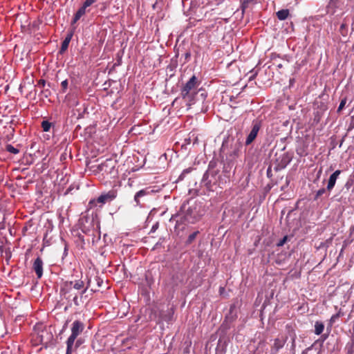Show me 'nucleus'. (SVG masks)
<instances>
[{
  "mask_svg": "<svg viewBox=\"0 0 354 354\" xmlns=\"http://www.w3.org/2000/svg\"><path fill=\"white\" fill-rule=\"evenodd\" d=\"M206 208L203 202L197 201H187L184 202L180 208L179 214L177 216L180 217L177 220L176 223L187 222L188 223L194 224L199 221L205 214Z\"/></svg>",
  "mask_w": 354,
  "mask_h": 354,
  "instance_id": "1",
  "label": "nucleus"
},
{
  "mask_svg": "<svg viewBox=\"0 0 354 354\" xmlns=\"http://www.w3.org/2000/svg\"><path fill=\"white\" fill-rule=\"evenodd\" d=\"M199 84L198 77L193 75L180 88V97L185 102L188 109L196 102L198 93H196L195 89Z\"/></svg>",
  "mask_w": 354,
  "mask_h": 354,
  "instance_id": "2",
  "label": "nucleus"
},
{
  "mask_svg": "<svg viewBox=\"0 0 354 354\" xmlns=\"http://www.w3.org/2000/svg\"><path fill=\"white\" fill-rule=\"evenodd\" d=\"M242 147L243 144L240 140L228 138L223 140L221 151L226 153L229 162H232L239 157Z\"/></svg>",
  "mask_w": 354,
  "mask_h": 354,
  "instance_id": "3",
  "label": "nucleus"
},
{
  "mask_svg": "<svg viewBox=\"0 0 354 354\" xmlns=\"http://www.w3.org/2000/svg\"><path fill=\"white\" fill-rule=\"evenodd\" d=\"M218 171H211L210 170H207L201 181V186L204 187L207 191H212L218 187Z\"/></svg>",
  "mask_w": 354,
  "mask_h": 354,
  "instance_id": "4",
  "label": "nucleus"
},
{
  "mask_svg": "<svg viewBox=\"0 0 354 354\" xmlns=\"http://www.w3.org/2000/svg\"><path fill=\"white\" fill-rule=\"evenodd\" d=\"M263 126V120L261 118H256L252 120L250 130L247 135L245 140V145L250 146L257 139L258 134L261 129Z\"/></svg>",
  "mask_w": 354,
  "mask_h": 354,
  "instance_id": "5",
  "label": "nucleus"
},
{
  "mask_svg": "<svg viewBox=\"0 0 354 354\" xmlns=\"http://www.w3.org/2000/svg\"><path fill=\"white\" fill-rule=\"evenodd\" d=\"M239 301L236 299L230 305L229 312L225 315L221 328L227 330L230 328V324L235 321L238 317Z\"/></svg>",
  "mask_w": 354,
  "mask_h": 354,
  "instance_id": "6",
  "label": "nucleus"
},
{
  "mask_svg": "<svg viewBox=\"0 0 354 354\" xmlns=\"http://www.w3.org/2000/svg\"><path fill=\"white\" fill-rule=\"evenodd\" d=\"M354 185V172H353L347 178L345 184L339 189V192L335 195L337 201L341 203H345L348 198L350 189Z\"/></svg>",
  "mask_w": 354,
  "mask_h": 354,
  "instance_id": "7",
  "label": "nucleus"
},
{
  "mask_svg": "<svg viewBox=\"0 0 354 354\" xmlns=\"http://www.w3.org/2000/svg\"><path fill=\"white\" fill-rule=\"evenodd\" d=\"M84 324L80 320H75L71 325V334L66 340V344L73 345L75 339L84 330Z\"/></svg>",
  "mask_w": 354,
  "mask_h": 354,
  "instance_id": "8",
  "label": "nucleus"
},
{
  "mask_svg": "<svg viewBox=\"0 0 354 354\" xmlns=\"http://www.w3.org/2000/svg\"><path fill=\"white\" fill-rule=\"evenodd\" d=\"M153 192L154 191L151 187H146L136 192L134 196V201L136 205L142 206V203H144L147 201L148 196L153 194Z\"/></svg>",
  "mask_w": 354,
  "mask_h": 354,
  "instance_id": "9",
  "label": "nucleus"
},
{
  "mask_svg": "<svg viewBox=\"0 0 354 354\" xmlns=\"http://www.w3.org/2000/svg\"><path fill=\"white\" fill-rule=\"evenodd\" d=\"M292 153L290 152H286L283 153L279 159L277 160V165L274 167V169L275 171H279L281 169H285L288 165L292 160Z\"/></svg>",
  "mask_w": 354,
  "mask_h": 354,
  "instance_id": "10",
  "label": "nucleus"
},
{
  "mask_svg": "<svg viewBox=\"0 0 354 354\" xmlns=\"http://www.w3.org/2000/svg\"><path fill=\"white\" fill-rule=\"evenodd\" d=\"M116 161L113 159H106L105 161L98 165L97 169L106 174H116L115 172Z\"/></svg>",
  "mask_w": 354,
  "mask_h": 354,
  "instance_id": "11",
  "label": "nucleus"
},
{
  "mask_svg": "<svg viewBox=\"0 0 354 354\" xmlns=\"http://www.w3.org/2000/svg\"><path fill=\"white\" fill-rule=\"evenodd\" d=\"M37 338L45 348L53 345V335L47 329L42 330L38 334Z\"/></svg>",
  "mask_w": 354,
  "mask_h": 354,
  "instance_id": "12",
  "label": "nucleus"
},
{
  "mask_svg": "<svg viewBox=\"0 0 354 354\" xmlns=\"http://www.w3.org/2000/svg\"><path fill=\"white\" fill-rule=\"evenodd\" d=\"M76 290H83L84 288V281L82 280H75V281H66L64 283V287L62 288L60 290V292L63 295L69 292L71 286Z\"/></svg>",
  "mask_w": 354,
  "mask_h": 354,
  "instance_id": "13",
  "label": "nucleus"
},
{
  "mask_svg": "<svg viewBox=\"0 0 354 354\" xmlns=\"http://www.w3.org/2000/svg\"><path fill=\"white\" fill-rule=\"evenodd\" d=\"M89 218L88 216H83L82 217L79 221V225H80V229L82 232V233L86 234V235H94L93 232V227L90 223L89 225H86V223H88ZM93 221V218L91 219L92 223Z\"/></svg>",
  "mask_w": 354,
  "mask_h": 354,
  "instance_id": "14",
  "label": "nucleus"
},
{
  "mask_svg": "<svg viewBox=\"0 0 354 354\" xmlns=\"http://www.w3.org/2000/svg\"><path fill=\"white\" fill-rule=\"evenodd\" d=\"M219 180H218V187L223 188L227 183H230V165L226 166L225 165L223 167V169L221 174H218Z\"/></svg>",
  "mask_w": 354,
  "mask_h": 354,
  "instance_id": "15",
  "label": "nucleus"
},
{
  "mask_svg": "<svg viewBox=\"0 0 354 354\" xmlns=\"http://www.w3.org/2000/svg\"><path fill=\"white\" fill-rule=\"evenodd\" d=\"M116 191L112 189L106 193L102 194L97 198L96 202L102 204H105L108 202H111L116 198Z\"/></svg>",
  "mask_w": 354,
  "mask_h": 354,
  "instance_id": "16",
  "label": "nucleus"
},
{
  "mask_svg": "<svg viewBox=\"0 0 354 354\" xmlns=\"http://www.w3.org/2000/svg\"><path fill=\"white\" fill-rule=\"evenodd\" d=\"M43 261L40 257H38L32 265V270L35 272L37 279H41L43 276Z\"/></svg>",
  "mask_w": 354,
  "mask_h": 354,
  "instance_id": "17",
  "label": "nucleus"
},
{
  "mask_svg": "<svg viewBox=\"0 0 354 354\" xmlns=\"http://www.w3.org/2000/svg\"><path fill=\"white\" fill-rule=\"evenodd\" d=\"M88 6L85 5V3H83V4L79 8V9L77 10V12L74 14L73 18L71 21V25L76 24L83 15H84L86 12H88L90 11V10L88 9Z\"/></svg>",
  "mask_w": 354,
  "mask_h": 354,
  "instance_id": "18",
  "label": "nucleus"
},
{
  "mask_svg": "<svg viewBox=\"0 0 354 354\" xmlns=\"http://www.w3.org/2000/svg\"><path fill=\"white\" fill-rule=\"evenodd\" d=\"M341 173H342V171L339 169H337V170L335 171L329 176V178L328 180L327 186H326V189L329 192L334 188V187L336 184V181Z\"/></svg>",
  "mask_w": 354,
  "mask_h": 354,
  "instance_id": "19",
  "label": "nucleus"
},
{
  "mask_svg": "<svg viewBox=\"0 0 354 354\" xmlns=\"http://www.w3.org/2000/svg\"><path fill=\"white\" fill-rule=\"evenodd\" d=\"M227 345V341L224 338L220 337L216 348V354H225Z\"/></svg>",
  "mask_w": 354,
  "mask_h": 354,
  "instance_id": "20",
  "label": "nucleus"
},
{
  "mask_svg": "<svg viewBox=\"0 0 354 354\" xmlns=\"http://www.w3.org/2000/svg\"><path fill=\"white\" fill-rule=\"evenodd\" d=\"M286 327L288 328V333L291 337V351H293V354H295L297 335L295 330L291 326L287 325Z\"/></svg>",
  "mask_w": 354,
  "mask_h": 354,
  "instance_id": "21",
  "label": "nucleus"
},
{
  "mask_svg": "<svg viewBox=\"0 0 354 354\" xmlns=\"http://www.w3.org/2000/svg\"><path fill=\"white\" fill-rule=\"evenodd\" d=\"M174 313L173 308L168 309L167 311L162 313L160 315L162 320L167 323H170L173 320Z\"/></svg>",
  "mask_w": 354,
  "mask_h": 354,
  "instance_id": "22",
  "label": "nucleus"
},
{
  "mask_svg": "<svg viewBox=\"0 0 354 354\" xmlns=\"http://www.w3.org/2000/svg\"><path fill=\"white\" fill-rule=\"evenodd\" d=\"M339 3L338 0H330L326 7L327 12L333 15L339 6Z\"/></svg>",
  "mask_w": 354,
  "mask_h": 354,
  "instance_id": "23",
  "label": "nucleus"
},
{
  "mask_svg": "<svg viewBox=\"0 0 354 354\" xmlns=\"http://www.w3.org/2000/svg\"><path fill=\"white\" fill-rule=\"evenodd\" d=\"M286 342V338L285 339H280L279 338H276L274 341L272 351H274V353H277L281 348H282Z\"/></svg>",
  "mask_w": 354,
  "mask_h": 354,
  "instance_id": "24",
  "label": "nucleus"
},
{
  "mask_svg": "<svg viewBox=\"0 0 354 354\" xmlns=\"http://www.w3.org/2000/svg\"><path fill=\"white\" fill-rule=\"evenodd\" d=\"M178 53H177L174 57L170 60L169 64L167 66V68L170 71H174L178 66Z\"/></svg>",
  "mask_w": 354,
  "mask_h": 354,
  "instance_id": "25",
  "label": "nucleus"
},
{
  "mask_svg": "<svg viewBox=\"0 0 354 354\" xmlns=\"http://www.w3.org/2000/svg\"><path fill=\"white\" fill-rule=\"evenodd\" d=\"M73 234L75 237L77 238V240L76 241L81 246V248H83L84 245H85L84 236L82 234V233L78 230H73Z\"/></svg>",
  "mask_w": 354,
  "mask_h": 354,
  "instance_id": "26",
  "label": "nucleus"
},
{
  "mask_svg": "<svg viewBox=\"0 0 354 354\" xmlns=\"http://www.w3.org/2000/svg\"><path fill=\"white\" fill-rule=\"evenodd\" d=\"M277 17L280 21L286 20L290 15L288 9H282L276 12Z\"/></svg>",
  "mask_w": 354,
  "mask_h": 354,
  "instance_id": "27",
  "label": "nucleus"
},
{
  "mask_svg": "<svg viewBox=\"0 0 354 354\" xmlns=\"http://www.w3.org/2000/svg\"><path fill=\"white\" fill-rule=\"evenodd\" d=\"M241 3V9L243 12L245 11L247 8L252 4H256L257 3V0H240Z\"/></svg>",
  "mask_w": 354,
  "mask_h": 354,
  "instance_id": "28",
  "label": "nucleus"
},
{
  "mask_svg": "<svg viewBox=\"0 0 354 354\" xmlns=\"http://www.w3.org/2000/svg\"><path fill=\"white\" fill-rule=\"evenodd\" d=\"M315 330L314 333L317 335H321L324 330V324L321 321H317L315 323Z\"/></svg>",
  "mask_w": 354,
  "mask_h": 354,
  "instance_id": "29",
  "label": "nucleus"
},
{
  "mask_svg": "<svg viewBox=\"0 0 354 354\" xmlns=\"http://www.w3.org/2000/svg\"><path fill=\"white\" fill-rule=\"evenodd\" d=\"M329 335V332L324 334H321L320 337L317 339L310 347H311V349L315 347L318 343L319 344L320 346H322L323 343L327 339Z\"/></svg>",
  "mask_w": 354,
  "mask_h": 354,
  "instance_id": "30",
  "label": "nucleus"
},
{
  "mask_svg": "<svg viewBox=\"0 0 354 354\" xmlns=\"http://www.w3.org/2000/svg\"><path fill=\"white\" fill-rule=\"evenodd\" d=\"M200 234L198 230L194 231L192 234H190L187 239H186L185 244V245H191L196 239V236Z\"/></svg>",
  "mask_w": 354,
  "mask_h": 354,
  "instance_id": "31",
  "label": "nucleus"
},
{
  "mask_svg": "<svg viewBox=\"0 0 354 354\" xmlns=\"http://www.w3.org/2000/svg\"><path fill=\"white\" fill-rule=\"evenodd\" d=\"M53 125V123L48 120H43L41 123L42 130L45 132L49 131Z\"/></svg>",
  "mask_w": 354,
  "mask_h": 354,
  "instance_id": "32",
  "label": "nucleus"
},
{
  "mask_svg": "<svg viewBox=\"0 0 354 354\" xmlns=\"http://www.w3.org/2000/svg\"><path fill=\"white\" fill-rule=\"evenodd\" d=\"M292 238V236H288V235H286L284 236L281 239H280L277 243V247H281L283 246L285 243H286L288 241H290L291 240V239Z\"/></svg>",
  "mask_w": 354,
  "mask_h": 354,
  "instance_id": "33",
  "label": "nucleus"
},
{
  "mask_svg": "<svg viewBox=\"0 0 354 354\" xmlns=\"http://www.w3.org/2000/svg\"><path fill=\"white\" fill-rule=\"evenodd\" d=\"M91 286V277L88 275H86V287L81 291L80 293V299L82 298L83 295L86 292V290L90 288Z\"/></svg>",
  "mask_w": 354,
  "mask_h": 354,
  "instance_id": "34",
  "label": "nucleus"
},
{
  "mask_svg": "<svg viewBox=\"0 0 354 354\" xmlns=\"http://www.w3.org/2000/svg\"><path fill=\"white\" fill-rule=\"evenodd\" d=\"M194 169L193 167H188L187 169H185L182 173L180 174V176H178V180H184V178H185L186 175L189 174V173L192 172V171Z\"/></svg>",
  "mask_w": 354,
  "mask_h": 354,
  "instance_id": "35",
  "label": "nucleus"
},
{
  "mask_svg": "<svg viewBox=\"0 0 354 354\" xmlns=\"http://www.w3.org/2000/svg\"><path fill=\"white\" fill-rule=\"evenodd\" d=\"M339 31L343 37L347 36L348 32L347 24L343 22L339 27Z\"/></svg>",
  "mask_w": 354,
  "mask_h": 354,
  "instance_id": "36",
  "label": "nucleus"
},
{
  "mask_svg": "<svg viewBox=\"0 0 354 354\" xmlns=\"http://www.w3.org/2000/svg\"><path fill=\"white\" fill-rule=\"evenodd\" d=\"M196 93H198V96L196 98V100H199L198 97H201V100H205L206 99L207 96V93L205 91V90L202 89V88L198 89L197 91H196Z\"/></svg>",
  "mask_w": 354,
  "mask_h": 354,
  "instance_id": "37",
  "label": "nucleus"
},
{
  "mask_svg": "<svg viewBox=\"0 0 354 354\" xmlns=\"http://www.w3.org/2000/svg\"><path fill=\"white\" fill-rule=\"evenodd\" d=\"M326 187H322L317 190L314 196V201H317L322 195H324L326 192Z\"/></svg>",
  "mask_w": 354,
  "mask_h": 354,
  "instance_id": "38",
  "label": "nucleus"
},
{
  "mask_svg": "<svg viewBox=\"0 0 354 354\" xmlns=\"http://www.w3.org/2000/svg\"><path fill=\"white\" fill-rule=\"evenodd\" d=\"M6 150L8 152L13 153V154H17L19 153V150L18 149L15 148V147H13L10 144H8L6 145Z\"/></svg>",
  "mask_w": 354,
  "mask_h": 354,
  "instance_id": "39",
  "label": "nucleus"
},
{
  "mask_svg": "<svg viewBox=\"0 0 354 354\" xmlns=\"http://www.w3.org/2000/svg\"><path fill=\"white\" fill-rule=\"evenodd\" d=\"M69 46V43L66 42V41H63L62 42L61 48L58 51L59 55H63L68 49Z\"/></svg>",
  "mask_w": 354,
  "mask_h": 354,
  "instance_id": "40",
  "label": "nucleus"
},
{
  "mask_svg": "<svg viewBox=\"0 0 354 354\" xmlns=\"http://www.w3.org/2000/svg\"><path fill=\"white\" fill-rule=\"evenodd\" d=\"M61 92L63 93H66L68 87V80H65L61 82Z\"/></svg>",
  "mask_w": 354,
  "mask_h": 354,
  "instance_id": "41",
  "label": "nucleus"
},
{
  "mask_svg": "<svg viewBox=\"0 0 354 354\" xmlns=\"http://www.w3.org/2000/svg\"><path fill=\"white\" fill-rule=\"evenodd\" d=\"M216 162L215 161H210L207 170H210L211 171L219 172V170L218 169H216Z\"/></svg>",
  "mask_w": 354,
  "mask_h": 354,
  "instance_id": "42",
  "label": "nucleus"
},
{
  "mask_svg": "<svg viewBox=\"0 0 354 354\" xmlns=\"http://www.w3.org/2000/svg\"><path fill=\"white\" fill-rule=\"evenodd\" d=\"M346 102H347V99H346V97H344V98L341 100L340 104H339V106H338V108H337V113H340V112L342 111V109H343L344 108V106H345V104H346Z\"/></svg>",
  "mask_w": 354,
  "mask_h": 354,
  "instance_id": "43",
  "label": "nucleus"
},
{
  "mask_svg": "<svg viewBox=\"0 0 354 354\" xmlns=\"http://www.w3.org/2000/svg\"><path fill=\"white\" fill-rule=\"evenodd\" d=\"M340 317V313H337L333 315L330 319V328L332 327L333 324Z\"/></svg>",
  "mask_w": 354,
  "mask_h": 354,
  "instance_id": "44",
  "label": "nucleus"
},
{
  "mask_svg": "<svg viewBox=\"0 0 354 354\" xmlns=\"http://www.w3.org/2000/svg\"><path fill=\"white\" fill-rule=\"evenodd\" d=\"M73 344V350L77 349L80 345H82L84 342V339L82 338H78L75 339Z\"/></svg>",
  "mask_w": 354,
  "mask_h": 354,
  "instance_id": "45",
  "label": "nucleus"
},
{
  "mask_svg": "<svg viewBox=\"0 0 354 354\" xmlns=\"http://www.w3.org/2000/svg\"><path fill=\"white\" fill-rule=\"evenodd\" d=\"M273 187V184L272 183H268L267 184L264 188H263V192H264V194L266 195L267 194H268L271 189Z\"/></svg>",
  "mask_w": 354,
  "mask_h": 354,
  "instance_id": "46",
  "label": "nucleus"
},
{
  "mask_svg": "<svg viewBox=\"0 0 354 354\" xmlns=\"http://www.w3.org/2000/svg\"><path fill=\"white\" fill-rule=\"evenodd\" d=\"M164 241H165V238L160 237L158 241L155 244L153 250H155V249L160 248L162 246V242H164Z\"/></svg>",
  "mask_w": 354,
  "mask_h": 354,
  "instance_id": "47",
  "label": "nucleus"
},
{
  "mask_svg": "<svg viewBox=\"0 0 354 354\" xmlns=\"http://www.w3.org/2000/svg\"><path fill=\"white\" fill-rule=\"evenodd\" d=\"M290 182V179H289L288 177H286V183H285V184H284L283 185H282V186L281 187V191H283V192H286V189H287V188H288V187L289 186Z\"/></svg>",
  "mask_w": 354,
  "mask_h": 354,
  "instance_id": "48",
  "label": "nucleus"
},
{
  "mask_svg": "<svg viewBox=\"0 0 354 354\" xmlns=\"http://www.w3.org/2000/svg\"><path fill=\"white\" fill-rule=\"evenodd\" d=\"M73 36V31L68 32L67 34H66V37L64 38V40L66 41V42H68V43H70Z\"/></svg>",
  "mask_w": 354,
  "mask_h": 354,
  "instance_id": "49",
  "label": "nucleus"
},
{
  "mask_svg": "<svg viewBox=\"0 0 354 354\" xmlns=\"http://www.w3.org/2000/svg\"><path fill=\"white\" fill-rule=\"evenodd\" d=\"M94 279L97 283V286L100 287L103 283V280L97 275L94 277Z\"/></svg>",
  "mask_w": 354,
  "mask_h": 354,
  "instance_id": "50",
  "label": "nucleus"
},
{
  "mask_svg": "<svg viewBox=\"0 0 354 354\" xmlns=\"http://www.w3.org/2000/svg\"><path fill=\"white\" fill-rule=\"evenodd\" d=\"M73 351V345H69L68 344H66V354H72Z\"/></svg>",
  "mask_w": 354,
  "mask_h": 354,
  "instance_id": "51",
  "label": "nucleus"
},
{
  "mask_svg": "<svg viewBox=\"0 0 354 354\" xmlns=\"http://www.w3.org/2000/svg\"><path fill=\"white\" fill-rule=\"evenodd\" d=\"M184 57H185L184 63L188 62L190 60V59H191V52L190 51H187L184 54Z\"/></svg>",
  "mask_w": 354,
  "mask_h": 354,
  "instance_id": "52",
  "label": "nucleus"
},
{
  "mask_svg": "<svg viewBox=\"0 0 354 354\" xmlns=\"http://www.w3.org/2000/svg\"><path fill=\"white\" fill-rule=\"evenodd\" d=\"M266 176L268 178H271L273 176L272 171V166L270 165L266 171Z\"/></svg>",
  "mask_w": 354,
  "mask_h": 354,
  "instance_id": "53",
  "label": "nucleus"
},
{
  "mask_svg": "<svg viewBox=\"0 0 354 354\" xmlns=\"http://www.w3.org/2000/svg\"><path fill=\"white\" fill-rule=\"evenodd\" d=\"M159 227V223L158 222H156V223H154L152 227H151V229L150 230V233H153L155 232L158 228Z\"/></svg>",
  "mask_w": 354,
  "mask_h": 354,
  "instance_id": "54",
  "label": "nucleus"
},
{
  "mask_svg": "<svg viewBox=\"0 0 354 354\" xmlns=\"http://www.w3.org/2000/svg\"><path fill=\"white\" fill-rule=\"evenodd\" d=\"M97 1V0H85L84 1V3H85V5L88 6V7H90V6H91L93 3H95Z\"/></svg>",
  "mask_w": 354,
  "mask_h": 354,
  "instance_id": "55",
  "label": "nucleus"
},
{
  "mask_svg": "<svg viewBox=\"0 0 354 354\" xmlns=\"http://www.w3.org/2000/svg\"><path fill=\"white\" fill-rule=\"evenodd\" d=\"M73 301L74 303V304L76 306H80V299L78 298V296L77 295H75L73 298Z\"/></svg>",
  "mask_w": 354,
  "mask_h": 354,
  "instance_id": "56",
  "label": "nucleus"
},
{
  "mask_svg": "<svg viewBox=\"0 0 354 354\" xmlns=\"http://www.w3.org/2000/svg\"><path fill=\"white\" fill-rule=\"evenodd\" d=\"M250 73H252V75L249 77V80L250 81L252 80H254L255 78V77L257 75V71H255L254 69H252L250 71Z\"/></svg>",
  "mask_w": 354,
  "mask_h": 354,
  "instance_id": "57",
  "label": "nucleus"
},
{
  "mask_svg": "<svg viewBox=\"0 0 354 354\" xmlns=\"http://www.w3.org/2000/svg\"><path fill=\"white\" fill-rule=\"evenodd\" d=\"M328 247V241L321 242L319 245L318 246V249L326 248H327Z\"/></svg>",
  "mask_w": 354,
  "mask_h": 354,
  "instance_id": "58",
  "label": "nucleus"
},
{
  "mask_svg": "<svg viewBox=\"0 0 354 354\" xmlns=\"http://www.w3.org/2000/svg\"><path fill=\"white\" fill-rule=\"evenodd\" d=\"M37 85L41 88H44L46 85V81L43 79H41L38 81Z\"/></svg>",
  "mask_w": 354,
  "mask_h": 354,
  "instance_id": "59",
  "label": "nucleus"
},
{
  "mask_svg": "<svg viewBox=\"0 0 354 354\" xmlns=\"http://www.w3.org/2000/svg\"><path fill=\"white\" fill-rule=\"evenodd\" d=\"M67 255H68V246L66 244H65L62 259H64Z\"/></svg>",
  "mask_w": 354,
  "mask_h": 354,
  "instance_id": "60",
  "label": "nucleus"
},
{
  "mask_svg": "<svg viewBox=\"0 0 354 354\" xmlns=\"http://www.w3.org/2000/svg\"><path fill=\"white\" fill-rule=\"evenodd\" d=\"M297 204H298V202H297V204H296V207H295V208L292 209H290V210L288 211V214H287V216H286L287 218H288V217L290 216V214H292V212H294V211L297 208Z\"/></svg>",
  "mask_w": 354,
  "mask_h": 354,
  "instance_id": "61",
  "label": "nucleus"
},
{
  "mask_svg": "<svg viewBox=\"0 0 354 354\" xmlns=\"http://www.w3.org/2000/svg\"><path fill=\"white\" fill-rule=\"evenodd\" d=\"M311 350V347H308L301 352V354H307L309 351Z\"/></svg>",
  "mask_w": 354,
  "mask_h": 354,
  "instance_id": "62",
  "label": "nucleus"
},
{
  "mask_svg": "<svg viewBox=\"0 0 354 354\" xmlns=\"http://www.w3.org/2000/svg\"><path fill=\"white\" fill-rule=\"evenodd\" d=\"M322 172V168H320V169H319V170L318 171V172H317V178H319V177H320V175H321Z\"/></svg>",
  "mask_w": 354,
  "mask_h": 354,
  "instance_id": "63",
  "label": "nucleus"
},
{
  "mask_svg": "<svg viewBox=\"0 0 354 354\" xmlns=\"http://www.w3.org/2000/svg\"><path fill=\"white\" fill-rule=\"evenodd\" d=\"M178 99H179L178 97L175 98V100H174L173 101V102H172V105H173V106L174 105V104H175L176 102H178Z\"/></svg>",
  "mask_w": 354,
  "mask_h": 354,
  "instance_id": "64",
  "label": "nucleus"
}]
</instances>
